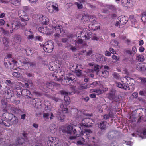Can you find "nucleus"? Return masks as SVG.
Segmentation results:
<instances>
[{
    "instance_id": "nucleus-1",
    "label": "nucleus",
    "mask_w": 146,
    "mask_h": 146,
    "mask_svg": "<svg viewBox=\"0 0 146 146\" xmlns=\"http://www.w3.org/2000/svg\"><path fill=\"white\" fill-rule=\"evenodd\" d=\"M91 133L92 131L90 129L85 130L84 131H81V133L78 136L77 135L78 137H79V136H80L79 138L80 140L77 141V144L78 145L86 144L87 141H85L86 139L84 138L88 139L89 133Z\"/></svg>"
},
{
    "instance_id": "nucleus-2",
    "label": "nucleus",
    "mask_w": 146,
    "mask_h": 146,
    "mask_svg": "<svg viewBox=\"0 0 146 146\" xmlns=\"http://www.w3.org/2000/svg\"><path fill=\"white\" fill-rule=\"evenodd\" d=\"M125 78L127 81L126 82L127 84H129L131 85L135 83L134 80L130 77H126ZM115 83L116 84V86L120 88L126 90H129V86L126 84L123 83V82H122V83L116 82Z\"/></svg>"
},
{
    "instance_id": "nucleus-3",
    "label": "nucleus",
    "mask_w": 146,
    "mask_h": 146,
    "mask_svg": "<svg viewBox=\"0 0 146 146\" xmlns=\"http://www.w3.org/2000/svg\"><path fill=\"white\" fill-rule=\"evenodd\" d=\"M54 44L51 41L47 42L43 46V48L45 51L48 53L51 52L54 49Z\"/></svg>"
},
{
    "instance_id": "nucleus-4",
    "label": "nucleus",
    "mask_w": 146,
    "mask_h": 146,
    "mask_svg": "<svg viewBox=\"0 0 146 146\" xmlns=\"http://www.w3.org/2000/svg\"><path fill=\"white\" fill-rule=\"evenodd\" d=\"M23 69H27L32 68L36 66V64L34 62H30L28 59H26L25 60L22 62Z\"/></svg>"
},
{
    "instance_id": "nucleus-5",
    "label": "nucleus",
    "mask_w": 146,
    "mask_h": 146,
    "mask_svg": "<svg viewBox=\"0 0 146 146\" xmlns=\"http://www.w3.org/2000/svg\"><path fill=\"white\" fill-rule=\"evenodd\" d=\"M46 7L48 11L50 13H53L54 11L56 12H58L59 11L58 5H54L50 2H48L47 3Z\"/></svg>"
},
{
    "instance_id": "nucleus-6",
    "label": "nucleus",
    "mask_w": 146,
    "mask_h": 146,
    "mask_svg": "<svg viewBox=\"0 0 146 146\" xmlns=\"http://www.w3.org/2000/svg\"><path fill=\"white\" fill-rule=\"evenodd\" d=\"M58 138L49 137L47 141L48 145V146H58Z\"/></svg>"
},
{
    "instance_id": "nucleus-7",
    "label": "nucleus",
    "mask_w": 146,
    "mask_h": 146,
    "mask_svg": "<svg viewBox=\"0 0 146 146\" xmlns=\"http://www.w3.org/2000/svg\"><path fill=\"white\" fill-rule=\"evenodd\" d=\"M11 25L10 28L12 30H10V33H12L13 32L14 30H17L20 27V26L23 27L24 25H22L20 23H19L16 21H13L11 23Z\"/></svg>"
},
{
    "instance_id": "nucleus-8",
    "label": "nucleus",
    "mask_w": 146,
    "mask_h": 146,
    "mask_svg": "<svg viewBox=\"0 0 146 146\" xmlns=\"http://www.w3.org/2000/svg\"><path fill=\"white\" fill-rule=\"evenodd\" d=\"M76 77L74 75L72 74H69L67 76H66L64 78V81L66 82V83H65L66 85H68L70 84L71 85V83L72 81H75V78Z\"/></svg>"
},
{
    "instance_id": "nucleus-9",
    "label": "nucleus",
    "mask_w": 146,
    "mask_h": 146,
    "mask_svg": "<svg viewBox=\"0 0 146 146\" xmlns=\"http://www.w3.org/2000/svg\"><path fill=\"white\" fill-rule=\"evenodd\" d=\"M32 104L36 108H41L42 102L41 99L38 98H34L32 100Z\"/></svg>"
},
{
    "instance_id": "nucleus-10",
    "label": "nucleus",
    "mask_w": 146,
    "mask_h": 146,
    "mask_svg": "<svg viewBox=\"0 0 146 146\" xmlns=\"http://www.w3.org/2000/svg\"><path fill=\"white\" fill-rule=\"evenodd\" d=\"M96 61L99 62H104L107 60V58L100 54H97L94 57Z\"/></svg>"
},
{
    "instance_id": "nucleus-11",
    "label": "nucleus",
    "mask_w": 146,
    "mask_h": 146,
    "mask_svg": "<svg viewBox=\"0 0 146 146\" xmlns=\"http://www.w3.org/2000/svg\"><path fill=\"white\" fill-rule=\"evenodd\" d=\"M25 35L27 36V38L28 39L32 40L34 38V35L33 32L31 30L28 31L27 30H25L24 31Z\"/></svg>"
},
{
    "instance_id": "nucleus-12",
    "label": "nucleus",
    "mask_w": 146,
    "mask_h": 146,
    "mask_svg": "<svg viewBox=\"0 0 146 146\" xmlns=\"http://www.w3.org/2000/svg\"><path fill=\"white\" fill-rule=\"evenodd\" d=\"M12 119H0V124H3L4 125L9 127L11 125V121Z\"/></svg>"
},
{
    "instance_id": "nucleus-13",
    "label": "nucleus",
    "mask_w": 146,
    "mask_h": 146,
    "mask_svg": "<svg viewBox=\"0 0 146 146\" xmlns=\"http://www.w3.org/2000/svg\"><path fill=\"white\" fill-rule=\"evenodd\" d=\"M136 68L137 70L140 71L146 70V63H140L138 64L137 65Z\"/></svg>"
},
{
    "instance_id": "nucleus-14",
    "label": "nucleus",
    "mask_w": 146,
    "mask_h": 146,
    "mask_svg": "<svg viewBox=\"0 0 146 146\" xmlns=\"http://www.w3.org/2000/svg\"><path fill=\"white\" fill-rule=\"evenodd\" d=\"M118 18L120 24L122 25L125 24L128 20V17L127 16L119 17Z\"/></svg>"
},
{
    "instance_id": "nucleus-15",
    "label": "nucleus",
    "mask_w": 146,
    "mask_h": 146,
    "mask_svg": "<svg viewBox=\"0 0 146 146\" xmlns=\"http://www.w3.org/2000/svg\"><path fill=\"white\" fill-rule=\"evenodd\" d=\"M98 24V23L90 24L89 25L88 27L91 30H96L100 28V26Z\"/></svg>"
},
{
    "instance_id": "nucleus-16",
    "label": "nucleus",
    "mask_w": 146,
    "mask_h": 146,
    "mask_svg": "<svg viewBox=\"0 0 146 146\" xmlns=\"http://www.w3.org/2000/svg\"><path fill=\"white\" fill-rule=\"evenodd\" d=\"M6 93V97L7 99H9L13 96V92L10 89H9L6 90L5 92Z\"/></svg>"
},
{
    "instance_id": "nucleus-17",
    "label": "nucleus",
    "mask_w": 146,
    "mask_h": 146,
    "mask_svg": "<svg viewBox=\"0 0 146 146\" xmlns=\"http://www.w3.org/2000/svg\"><path fill=\"white\" fill-rule=\"evenodd\" d=\"M108 90V88H103V90H101L100 89H95L94 90V92L96 93L97 95L101 94L103 93L104 91H106Z\"/></svg>"
},
{
    "instance_id": "nucleus-18",
    "label": "nucleus",
    "mask_w": 146,
    "mask_h": 146,
    "mask_svg": "<svg viewBox=\"0 0 146 146\" xmlns=\"http://www.w3.org/2000/svg\"><path fill=\"white\" fill-rule=\"evenodd\" d=\"M90 87V85H88L86 83H85L79 85L78 87V89L79 90H81L89 88Z\"/></svg>"
},
{
    "instance_id": "nucleus-19",
    "label": "nucleus",
    "mask_w": 146,
    "mask_h": 146,
    "mask_svg": "<svg viewBox=\"0 0 146 146\" xmlns=\"http://www.w3.org/2000/svg\"><path fill=\"white\" fill-rule=\"evenodd\" d=\"M107 123L103 121L98 123V127L102 130L105 129L106 128Z\"/></svg>"
},
{
    "instance_id": "nucleus-20",
    "label": "nucleus",
    "mask_w": 146,
    "mask_h": 146,
    "mask_svg": "<svg viewBox=\"0 0 146 146\" xmlns=\"http://www.w3.org/2000/svg\"><path fill=\"white\" fill-rule=\"evenodd\" d=\"M41 21L43 24L47 25L48 24L49 19L47 17L42 16V17H41Z\"/></svg>"
},
{
    "instance_id": "nucleus-21",
    "label": "nucleus",
    "mask_w": 146,
    "mask_h": 146,
    "mask_svg": "<svg viewBox=\"0 0 146 146\" xmlns=\"http://www.w3.org/2000/svg\"><path fill=\"white\" fill-rule=\"evenodd\" d=\"M4 64L5 67L9 68V66L11 65V63L7 58H5L4 59Z\"/></svg>"
},
{
    "instance_id": "nucleus-22",
    "label": "nucleus",
    "mask_w": 146,
    "mask_h": 146,
    "mask_svg": "<svg viewBox=\"0 0 146 146\" xmlns=\"http://www.w3.org/2000/svg\"><path fill=\"white\" fill-rule=\"evenodd\" d=\"M62 27V25H57L54 26V28L56 31L58 33H61V29Z\"/></svg>"
},
{
    "instance_id": "nucleus-23",
    "label": "nucleus",
    "mask_w": 146,
    "mask_h": 146,
    "mask_svg": "<svg viewBox=\"0 0 146 146\" xmlns=\"http://www.w3.org/2000/svg\"><path fill=\"white\" fill-rule=\"evenodd\" d=\"M38 31L41 33L44 34H48L47 27H39L38 29Z\"/></svg>"
},
{
    "instance_id": "nucleus-24",
    "label": "nucleus",
    "mask_w": 146,
    "mask_h": 146,
    "mask_svg": "<svg viewBox=\"0 0 146 146\" xmlns=\"http://www.w3.org/2000/svg\"><path fill=\"white\" fill-rule=\"evenodd\" d=\"M66 133L68 134H71L73 132V127L71 125L67 126L65 129Z\"/></svg>"
},
{
    "instance_id": "nucleus-25",
    "label": "nucleus",
    "mask_w": 146,
    "mask_h": 146,
    "mask_svg": "<svg viewBox=\"0 0 146 146\" xmlns=\"http://www.w3.org/2000/svg\"><path fill=\"white\" fill-rule=\"evenodd\" d=\"M21 18L22 19L23 21H27L29 20L28 15L26 13H23L21 15Z\"/></svg>"
},
{
    "instance_id": "nucleus-26",
    "label": "nucleus",
    "mask_w": 146,
    "mask_h": 146,
    "mask_svg": "<svg viewBox=\"0 0 146 146\" xmlns=\"http://www.w3.org/2000/svg\"><path fill=\"white\" fill-rule=\"evenodd\" d=\"M60 92L61 94L65 95V96L73 95L75 93L74 91L67 92L64 90H61Z\"/></svg>"
},
{
    "instance_id": "nucleus-27",
    "label": "nucleus",
    "mask_w": 146,
    "mask_h": 146,
    "mask_svg": "<svg viewBox=\"0 0 146 146\" xmlns=\"http://www.w3.org/2000/svg\"><path fill=\"white\" fill-rule=\"evenodd\" d=\"M46 86L50 89H52L54 88V83L52 82H47Z\"/></svg>"
},
{
    "instance_id": "nucleus-28",
    "label": "nucleus",
    "mask_w": 146,
    "mask_h": 146,
    "mask_svg": "<svg viewBox=\"0 0 146 146\" xmlns=\"http://www.w3.org/2000/svg\"><path fill=\"white\" fill-rule=\"evenodd\" d=\"M92 33L90 30H89L86 32L85 35V37L86 39H89L92 36Z\"/></svg>"
},
{
    "instance_id": "nucleus-29",
    "label": "nucleus",
    "mask_w": 146,
    "mask_h": 146,
    "mask_svg": "<svg viewBox=\"0 0 146 146\" xmlns=\"http://www.w3.org/2000/svg\"><path fill=\"white\" fill-rule=\"evenodd\" d=\"M133 0H121L122 5L123 6L127 7L130 3V1H132Z\"/></svg>"
},
{
    "instance_id": "nucleus-30",
    "label": "nucleus",
    "mask_w": 146,
    "mask_h": 146,
    "mask_svg": "<svg viewBox=\"0 0 146 146\" xmlns=\"http://www.w3.org/2000/svg\"><path fill=\"white\" fill-rule=\"evenodd\" d=\"M14 41L16 43L20 44L21 41V36L19 35H15Z\"/></svg>"
},
{
    "instance_id": "nucleus-31",
    "label": "nucleus",
    "mask_w": 146,
    "mask_h": 146,
    "mask_svg": "<svg viewBox=\"0 0 146 146\" xmlns=\"http://www.w3.org/2000/svg\"><path fill=\"white\" fill-rule=\"evenodd\" d=\"M20 0H10V2L13 5L17 6L20 4Z\"/></svg>"
},
{
    "instance_id": "nucleus-32",
    "label": "nucleus",
    "mask_w": 146,
    "mask_h": 146,
    "mask_svg": "<svg viewBox=\"0 0 146 146\" xmlns=\"http://www.w3.org/2000/svg\"><path fill=\"white\" fill-rule=\"evenodd\" d=\"M114 115L111 112V113H109L108 114H106L104 116L103 119H109V118H113Z\"/></svg>"
},
{
    "instance_id": "nucleus-33",
    "label": "nucleus",
    "mask_w": 146,
    "mask_h": 146,
    "mask_svg": "<svg viewBox=\"0 0 146 146\" xmlns=\"http://www.w3.org/2000/svg\"><path fill=\"white\" fill-rule=\"evenodd\" d=\"M9 108L10 109V110L12 111L13 113H16V111H18V110L17 108H15L13 105H9Z\"/></svg>"
},
{
    "instance_id": "nucleus-34",
    "label": "nucleus",
    "mask_w": 146,
    "mask_h": 146,
    "mask_svg": "<svg viewBox=\"0 0 146 146\" xmlns=\"http://www.w3.org/2000/svg\"><path fill=\"white\" fill-rule=\"evenodd\" d=\"M136 59L139 62H143L144 60V58L143 56L139 55L136 57Z\"/></svg>"
},
{
    "instance_id": "nucleus-35",
    "label": "nucleus",
    "mask_w": 146,
    "mask_h": 146,
    "mask_svg": "<svg viewBox=\"0 0 146 146\" xmlns=\"http://www.w3.org/2000/svg\"><path fill=\"white\" fill-rule=\"evenodd\" d=\"M64 100L66 102V104H69L70 103V99L68 95L64 96Z\"/></svg>"
},
{
    "instance_id": "nucleus-36",
    "label": "nucleus",
    "mask_w": 146,
    "mask_h": 146,
    "mask_svg": "<svg viewBox=\"0 0 146 146\" xmlns=\"http://www.w3.org/2000/svg\"><path fill=\"white\" fill-rule=\"evenodd\" d=\"M50 128L51 132L53 133H55L56 131V127L54 125L50 126Z\"/></svg>"
},
{
    "instance_id": "nucleus-37",
    "label": "nucleus",
    "mask_w": 146,
    "mask_h": 146,
    "mask_svg": "<svg viewBox=\"0 0 146 146\" xmlns=\"http://www.w3.org/2000/svg\"><path fill=\"white\" fill-rule=\"evenodd\" d=\"M25 52L28 55H30V54L32 53V50L30 48H26L25 49ZM32 53H33V52H32Z\"/></svg>"
},
{
    "instance_id": "nucleus-38",
    "label": "nucleus",
    "mask_w": 146,
    "mask_h": 146,
    "mask_svg": "<svg viewBox=\"0 0 146 146\" xmlns=\"http://www.w3.org/2000/svg\"><path fill=\"white\" fill-rule=\"evenodd\" d=\"M107 7L108 9L112 11H115L116 9V8L115 6L112 5H108Z\"/></svg>"
},
{
    "instance_id": "nucleus-39",
    "label": "nucleus",
    "mask_w": 146,
    "mask_h": 146,
    "mask_svg": "<svg viewBox=\"0 0 146 146\" xmlns=\"http://www.w3.org/2000/svg\"><path fill=\"white\" fill-rule=\"evenodd\" d=\"M3 44L5 45L6 47H8L9 45V42L7 38L4 37L3 39Z\"/></svg>"
},
{
    "instance_id": "nucleus-40",
    "label": "nucleus",
    "mask_w": 146,
    "mask_h": 146,
    "mask_svg": "<svg viewBox=\"0 0 146 146\" xmlns=\"http://www.w3.org/2000/svg\"><path fill=\"white\" fill-rule=\"evenodd\" d=\"M12 75L15 77L17 78H20L22 77V75L18 72H13Z\"/></svg>"
},
{
    "instance_id": "nucleus-41",
    "label": "nucleus",
    "mask_w": 146,
    "mask_h": 146,
    "mask_svg": "<svg viewBox=\"0 0 146 146\" xmlns=\"http://www.w3.org/2000/svg\"><path fill=\"white\" fill-rule=\"evenodd\" d=\"M52 63H50L48 65V68L49 70L51 71H54L56 70V69L55 68V65H54V66H52L51 65Z\"/></svg>"
},
{
    "instance_id": "nucleus-42",
    "label": "nucleus",
    "mask_w": 146,
    "mask_h": 146,
    "mask_svg": "<svg viewBox=\"0 0 146 146\" xmlns=\"http://www.w3.org/2000/svg\"><path fill=\"white\" fill-rule=\"evenodd\" d=\"M89 19V16L87 14H84L82 15V19L84 21H88Z\"/></svg>"
},
{
    "instance_id": "nucleus-43",
    "label": "nucleus",
    "mask_w": 146,
    "mask_h": 146,
    "mask_svg": "<svg viewBox=\"0 0 146 146\" xmlns=\"http://www.w3.org/2000/svg\"><path fill=\"white\" fill-rule=\"evenodd\" d=\"M142 20L145 22H146V12H143L142 14L141 17Z\"/></svg>"
},
{
    "instance_id": "nucleus-44",
    "label": "nucleus",
    "mask_w": 146,
    "mask_h": 146,
    "mask_svg": "<svg viewBox=\"0 0 146 146\" xmlns=\"http://www.w3.org/2000/svg\"><path fill=\"white\" fill-rule=\"evenodd\" d=\"M113 78L117 80H119L120 78V76L116 72L113 73Z\"/></svg>"
},
{
    "instance_id": "nucleus-45",
    "label": "nucleus",
    "mask_w": 146,
    "mask_h": 146,
    "mask_svg": "<svg viewBox=\"0 0 146 146\" xmlns=\"http://www.w3.org/2000/svg\"><path fill=\"white\" fill-rule=\"evenodd\" d=\"M16 90L17 94L19 96H20L21 95H22V90H21L20 88L19 87L17 88H16L15 90Z\"/></svg>"
},
{
    "instance_id": "nucleus-46",
    "label": "nucleus",
    "mask_w": 146,
    "mask_h": 146,
    "mask_svg": "<svg viewBox=\"0 0 146 146\" xmlns=\"http://www.w3.org/2000/svg\"><path fill=\"white\" fill-rule=\"evenodd\" d=\"M28 83H25V86L27 88H29V85L31 86H33V84L32 81L28 82Z\"/></svg>"
},
{
    "instance_id": "nucleus-47",
    "label": "nucleus",
    "mask_w": 146,
    "mask_h": 146,
    "mask_svg": "<svg viewBox=\"0 0 146 146\" xmlns=\"http://www.w3.org/2000/svg\"><path fill=\"white\" fill-rule=\"evenodd\" d=\"M114 96V94H113V92L112 91H111L108 94V96L110 99L112 98Z\"/></svg>"
},
{
    "instance_id": "nucleus-48",
    "label": "nucleus",
    "mask_w": 146,
    "mask_h": 146,
    "mask_svg": "<svg viewBox=\"0 0 146 146\" xmlns=\"http://www.w3.org/2000/svg\"><path fill=\"white\" fill-rule=\"evenodd\" d=\"M50 115V112L48 113H44L43 114V117L44 118L48 119Z\"/></svg>"
},
{
    "instance_id": "nucleus-49",
    "label": "nucleus",
    "mask_w": 146,
    "mask_h": 146,
    "mask_svg": "<svg viewBox=\"0 0 146 146\" xmlns=\"http://www.w3.org/2000/svg\"><path fill=\"white\" fill-rule=\"evenodd\" d=\"M112 58L113 60H115V62H116L119 60V58L114 54L112 56Z\"/></svg>"
},
{
    "instance_id": "nucleus-50",
    "label": "nucleus",
    "mask_w": 146,
    "mask_h": 146,
    "mask_svg": "<svg viewBox=\"0 0 146 146\" xmlns=\"http://www.w3.org/2000/svg\"><path fill=\"white\" fill-rule=\"evenodd\" d=\"M35 38L36 40H38L40 41H42L43 40V38L40 36H36Z\"/></svg>"
},
{
    "instance_id": "nucleus-51",
    "label": "nucleus",
    "mask_w": 146,
    "mask_h": 146,
    "mask_svg": "<svg viewBox=\"0 0 146 146\" xmlns=\"http://www.w3.org/2000/svg\"><path fill=\"white\" fill-rule=\"evenodd\" d=\"M139 79L141 80V83H145L146 82V78L143 77H139Z\"/></svg>"
},
{
    "instance_id": "nucleus-52",
    "label": "nucleus",
    "mask_w": 146,
    "mask_h": 146,
    "mask_svg": "<svg viewBox=\"0 0 146 146\" xmlns=\"http://www.w3.org/2000/svg\"><path fill=\"white\" fill-rule=\"evenodd\" d=\"M27 91V89H23L22 90V95L26 96V95H27V94H26Z\"/></svg>"
},
{
    "instance_id": "nucleus-53",
    "label": "nucleus",
    "mask_w": 146,
    "mask_h": 146,
    "mask_svg": "<svg viewBox=\"0 0 146 146\" xmlns=\"http://www.w3.org/2000/svg\"><path fill=\"white\" fill-rule=\"evenodd\" d=\"M5 23V21L2 19H0V26H2Z\"/></svg>"
},
{
    "instance_id": "nucleus-54",
    "label": "nucleus",
    "mask_w": 146,
    "mask_h": 146,
    "mask_svg": "<svg viewBox=\"0 0 146 146\" xmlns=\"http://www.w3.org/2000/svg\"><path fill=\"white\" fill-rule=\"evenodd\" d=\"M102 74L103 75V76H105V75L108 76V75L109 73L108 71L106 70H104L102 72Z\"/></svg>"
},
{
    "instance_id": "nucleus-55",
    "label": "nucleus",
    "mask_w": 146,
    "mask_h": 146,
    "mask_svg": "<svg viewBox=\"0 0 146 146\" xmlns=\"http://www.w3.org/2000/svg\"><path fill=\"white\" fill-rule=\"evenodd\" d=\"M77 5L78 8L79 9H81L83 8V5L82 4L77 3Z\"/></svg>"
},
{
    "instance_id": "nucleus-56",
    "label": "nucleus",
    "mask_w": 146,
    "mask_h": 146,
    "mask_svg": "<svg viewBox=\"0 0 146 146\" xmlns=\"http://www.w3.org/2000/svg\"><path fill=\"white\" fill-rule=\"evenodd\" d=\"M145 49L142 46L140 47L139 48V51L141 52H142L144 51Z\"/></svg>"
},
{
    "instance_id": "nucleus-57",
    "label": "nucleus",
    "mask_w": 146,
    "mask_h": 146,
    "mask_svg": "<svg viewBox=\"0 0 146 146\" xmlns=\"http://www.w3.org/2000/svg\"><path fill=\"white\" fill-rule=\"evenodd\" d=\"M111 55V53L110 52L106 51L105 52V55L106 56H110Z\"/></svg>"
},
{
    "instance_id": "nucleus-58",
    "label": "nucleus",
    "mask_w": 146,
    "mask_h": 146,
    "mask_svg": "<svg viewBox=\"0 0 146 146\" xmlns=\"http://www.w3.org/2000/svg\"><path fill=\"white\" fill-rule=\"evenodd\" d=\"M139 94L141 96L145 95V92L144 91H140L139 92Z\"/></svg>"
},
{
    "instance_id": "nucleus-59",
    "label": "nucleus",
    "mask_w": 146,
    "mask_h": 146,
    "mask_svg": "<svg viewBox=\"0 0 146 146\" xmlns=\"http://www.w3.org/2000/svg\"><path fill=\"white\" fill-rule=\"evenodd\" d=\"M29 2L31 4H35L38 0H29Z\"/></svg>"
},
{
    "instance_id": "nucleus-60",
    "label": "nucleus",
    "mask_w": 146,
    "mask_h": 146,
    "mask_svg": "<svg viewBox=\"0 0 146 146\" xmlns=\"http://www.w3.org/2000/svg\"><path fill=\"white\" fill-rule=\"evenodd\" d=\"M110 51L113 54H115L116 53L115 51L112 48H110Z\"/></svg>"
},
{
    "instance_id": "nucleus-61",
    "label": "nucleus",
    "mask_w": 146,
    "mask_h": 146,
    "mask_svg": "<svg viewBox=\"0 0 146 146\" xmlns=\"http://www.w3.org/2000/svg\"><path fill=\"white\" fill-rule=\"evenodd\" d=\"M92 53V51L91 50H89L86 53V56H89Z\"/></svg>"
},
{
    "instance_id": "nucleus-62",
    "label": "nucleus",
    "mask_w": 146,
    "mask_h": 146,
    "mask_svg": "<svg viewBox=\"0 0 146 146\" xmlns=\"http://www.w3.org/2000/svg\"><path fill=\"white\" fill-rule=\"evenodd\" d=\"M50 105L46 106L45 107V110H50Z\"/></svg>"
},
{
    "instance_id": "nucleus-63",
    "label": "nucleus",
    "mask_w": 146,
    "mask_h": 146,
    "mask_svg": "<svg viewBox=\"0 0 146 146\" xmlns=\"http://www.w3.org/2000/svg\"><path fill=\"white\" fill-rule=\"evenodd\" d=\"M76 42L78 44H81L83 43V41L82 39H79Z\"/></svg>"
},
{
    "instance_id": "nucleus-64",
    "label": "nucleus",
    "mask_w": 146,
    "mask_h": 146,
    "mask_svg": "<svg viewBox=\"0 0 146 146\" xmlns=\"http://www.w3.org/2000/svg\"><path fill=\"white\" fill-rule=\"evenodd\" d=\"M132 95L135 98H137L138 97V94L137 92H135L133 93Z\"/></svg>"
}]
</instances>
